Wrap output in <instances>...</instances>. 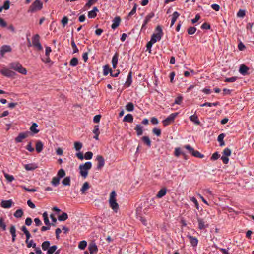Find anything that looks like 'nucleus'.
<instances>
[{
  "label": "nucleus",
  "instance_id": "obj_5",
  "mask_svg": "<svg viewBox=\"0 0 254 254\" xmlns=\"http://www.w3.org/2000/svg\"><path fill=\"white\" fill-rule=\"evenodd\" d=\"M42 3L40 0H36L30 6L28 12H33L39 10L42 8Z\"/></svg>",
  "mask_w": 254,
  "mask_h": 254
},
{
  "label": "nucleus",
  "instance_id": "obj_60",
  "mask_svg": "<svg viewBox=\"0 0 254 254\" xmlns=\"http://www.w3.org/2000/svg\"><path fill=\"white\" fill-rule=\"evenodd\" d=\"M97 15L96 13H95L94 11H90L88 13V17L89 18H94Z\"/></svg>",
  "mask_w": 254,
  "mask_h": 254
},
{
  "label": "nucleus",
  "instance_id": "obj_7",
  "mask_svg": "<svg viewBox=\"0 0 254 254\" xmlns=\"http://www.w3.org/2000/svg\"><path fill=\"white\" fill-rule=\"evenodd\" d=\"M178 113H173L170 114L166 119L162 121L164 126L166 127L173 123L175 118L178 116Z\"/></svg>",
  "mask_w": 254,
  "mask_h": 254
},
{
  "label": "nucleus",
  "instance_id": "obj_55",
  "mask_svg": "<svg viewBox=\"0 0 254 254\" xmlns=\"http://www.w3.org/2000/svg\"><path fill=\"white\" fill-rule=\"evenodd\" d=\"M68 19L66 16H64L61 20V23L64 27L67 24Z\"/></svg>",
  "mask_w": 254,
  "mask_h": 254
},
{
  "label": "nucleus",
  "instance_id": "obj_3",
  "mask_svg": "<svg viewBox=\"0 0 254 254\" xmlns=\"http://www.w3.org/2000/svg\"><path fill=\"white\" fill-rule=\"evenodd\" d=\"M10 68H11L18 72L26 75L27 70L26 68L22 67V65L18 62H12L9 64Z\"/></svg>",
  "mask_w": 254,
  "mask_h": 254
},
{
  "label": "nucleus",
  "instance_id": "obj_41",
  "mask_svg": "<svg viewBox=\"0 0 254 254\" xmlns=\"http://www.w3.org/2000/svg\"><path fill=\"white\" fill-rule=\"evenodd\" d=\"M68 218V215L67 213L64 212L62 215H59L58 217V220L60 221H65Z\"/></svg>",
  "mask_w": 254,
  "mask_h": 254
},
{
  "label": "nucleus",
  "instance_id": "obj_38",
  "mask_svg": "<svg viewBox=\"0 0 254 254\" xmlns=\"http://www.w3.org/2000/svg\"><path fill=\"white\" fill-rule=\"evenodd\" d=\"M50 245V243L48 241H46L43 242L41 247L44 251L48 250Z\"/></svg>",
  "mask_w": 254,
  "mask_h": 254
},
{
  "label": "nucleus",
  "instance_id": "obj_1",
  "mask_svg": "<svg viewBox=\"0 0 254 254\" xmlns=\"http://www.w3.org/2000/svg\"><path fill=\"white\" fill-rule=\"evenodd\" d=\"M92 167V163L91 162H87L85 164L80 165L79 169L80 170V174L82 177L86 178L88 174V170Z\"/></svg>",
  "mask_w": 254,
  "mask_h": 254
},
{
  "label": "nucleus",
  "instance_id": "obj_27",
  "mask_svg": "<svg viewBox=\"0 0 254 254\" xmlns=\"http://www.w3.org/2000/svg\"><path fill=\"white\" fill-rule=\"evenodd\" d=\"M43 147V143L41 141H37L36 143V150L38 153H40L42 151Z\"/></svg>",
  "mask_w": 254,
  "mask_h": 254
},
{
  "label": "nucleus",
  "instance_id": "obj_6",
  "mask_svg": "<svg viewBox=\"0 0 254 254\" xmlns=\"http://www.w3.org/2000/svg\"><path fill=\"white\" fill-rule=\"evenodd\" d=\"M33 46L38 51L43 49L42 46L40 43V36L38 34H35L32 38Z\"/></svg>",
  "mask_w": 254,
  "mask_h": 254
},
{
  "label": "nucleus",
  "instance_id": "obj_42",
  "mask_svg": "<svg viewBox=\"0 0 254 254\" xmlns=\"http://www.w3.org/2000/svg\"><path fill=\"white\" fill-rule=\"evenodd\" d=\"M112 69L109 68V67L108 65H105L103 69V75L105 76L107 75L109 73L112 72Z\"/></svg>",
  "mask_w": 254,
  "mask_h": 254
},
{
  "label": "nucleus",
  "instance_id": "obj_13",
  "mask_svg": "<svg viewBox=\"0 0 254 254\" xmlns=\"http://www.w3.org/2000/svg\"><path fill=\"white\" fill-rule=\"evenodd\" d=\"M88 249L90 254H96L98 251L97 247L94 243H91L89 244Z\"/></svg>",
  "mask_w": 254,
  "mask_h": 254
},
{
  "label": "nucleus",
  "instance_id": "obj_43",
  "mask_svg": "<svg viewBox=\"0 0 254 254\" xmlns=\"http://www.w3.org/2000/svg\"><path fill=\"white\" fill-rule=\"evenodd\" d=\"M65 175V171L63 169H60L57 173V177H59L60 179L64 177Z\"/></svg>",
  "mask_w": 254,
  "mask_h": 254
},
{
  "label": "nucleus",
  "instance_id": "obj_2",
  "mask_svg": "<svg viewBox=\"0 0 254 254\" xmlns=\"http://www.w3.org/2000/svg\"><path fill=\"white\" fill-rule=\"evenodd\" d=\"M116 193L115 191H113L110 194L109 198V204L111 208L115 212H117L119 209V205L117 202L116 199Z\"/></svg>",
  "mask_w": 254,
  "mask_h": 254
},
{
  "label": "nucleus",
  "instance_id": "obj_20",
  "mask_svg": "<svg viewBox=\"0 0 254 254\" xmlns=\"http://www.w3.org/2000/svg\"><path fill=\"white\" fill-rule=\"evenodd\" d=\"M190 120L193 122L196 125H199L200 124V122L199 120L198 116L195 114L190 116L189 117Z\"/></svg>",
  "mask_w": 254,
  "mask_h": 254
},
{
  "label": "nucleus",
  "instance_id": "obj_17",
  "mask_svg": "<svg viewBox=\"0 0 254 254\" xmlns=\"http://www.w3.org/2000/svg\"><path fill=\"white\" fill-rule=\"evenodd\" d=\"M12 203V200H2L1 202V206L4 208H9L11 207Z\"/></svg>",
  "mask_w": 254,
  "mask_h": 254
},
{
  "label": "nucleus",
  "instance_id": "obj_63",
  "mask_svg": "<svg viewBox=\"0 0 254 254\" xmlns=\"http://www.w3.org/2000/svg\"><path fill=\"white\" fill-rule=\"evenodd\" d=\"M97 1V0H89L88 2L85 4L86 7H90Z\"/></svg>",
  "mask_w": 254,
  "mask_h": 254
},
{
  "label": "nucleus",
  "instance_id": "obj_23",
  "mask_svg": "<svg viewBox=\"0 0 254 254\" xmlns=\"http://www.w3.org/2000/svg\"><path fill=\"white\" fill-rule=\"evenodd\" d=\"M10 233L12 236V241L13 242H15V238L16 236V229L14 225H11L10 228Z\"/></svg>",
  "mask_w": 254,
  "mask_h": 254
},
{
  "label": "nucleus",
  "instance_id": "obj_4",
  "mask_svg": "<svg viewBox=\"0 0 254 254\" xmlns=\"http://www.w3.org/2000/svg\"><path fill=\"white\" fill-rule=\"evenodd\" d=\"M157 33H154L152 35L151 40L152 42L156 43L158 41H160L163 35L162 28L160 26L158 25L156 28Z\"/></svg>",
  "mask_w": 254,
  "mask_h": 254
},
{
  "label": "nucleus",
  "instance_id": "obj_26",
  "mask_svg": "<svg viewBox=\"0 0 254 254\" xmlns=\"http://www.w3.org/2000/svg\"><path fill=\"white\" fill-rule=\"evenodd\" d=\"M180 14L178 12L175 11L173 12L171 19V23L170 25L171 27H172L174 25L177 19L178 18Z\"/></svg>",
  "mask_w": 254,
  "mask_h": 254
},
{
  "label": "nucleus",
  "instance_id": "obj_24",
  "mask_svg": "<svg viewBox=\"0 0 254 254\" xmlns=\"http://www.w3.org/2000/svg\"><path fill=\"white\" fill-rule=\"evenodd\" d=\"M42 215H43V219H44V223H45V224L46 225H53V226H55V224H54L53 223H50V221H49V218H48V213H47V212H44L43 213Z\"/></svg>",
  "mask_w": 254,
  "mask_h": 254
},
{
  "label": "nucleus",
  "instance_id": "obj_31",
  "mask_svg": "<svg viewBox=\"0 0 254 254\" xmlns=\"http://www.w3.org/2000/svg\"><path fill=\"white\" fill-rule=\"evenodd\" d=\"M133 120V117L132 115L130 114H128L127 115H126L124 119H123V122H127L128 123H132Z\"/></svg>",
  "mask_w": 254,
  "mask_h": 254
},
{
  "label": "nucleus",
  "instance_id": "obj_12",
  "mask_svg": "<svg viewBox=\"0 0 254 254\" xmlns=\"http://www.w3.org/2000/svg\"><path fill=\"white\" fill-rule=\"evenodd\" d=\"M96 160L98 161L97 169L101 170L105 165V159L101 155H98L96 157Z\"/></svg>",
  "mask_w": 254,
  "mask_h": 254
},
{
  "label": "nucleus",
  "instance_id": "obj_58",
  "mask_svg": "<svg viewBox=\"0 0 254 254\" xmlns=\"http://www.w3.org/2000/svg\"><path fill=\"white\" fill-rule=\"evenodd\" d=\"M183 97L181 96H178L175 98L174 104L180 105L182 102Z\"/></svg>",
  "mask_w": 254,
  "mask_h": 254
},
{
  "label": "nucleus",
  "instance_id": "obj_22",
  "mask_svg": "<svg viewBox=\"0 0 254 254\" xmlns=\"http://www.w3.org/2000/svg\"><path fill=\"white\" fill-rule=\"evenodd\" d=\"M37 168V165L35 164L31 163L27 164L24 165V168L27 171H32Z\"/></svg>",
  "mask_w": 254,
  "mask_h": 254
},
{
  "label": "nucleus",
  "instance_id": "obj_25",
  "mask_svg": "<svg viewBox=\"0 0 254 254\" xmlns=\"http://www.w3.org/2000/svg\"><path fill=\"white\" fill-rule=\"evenodd\" d=\"M167 192V190L165 188L161 189L157 193L156 195V197L158 198H161L163 196L166 195Z\"/></svg>",
  "mask_w": 254,
  "mask_h": 254
},
{
  "label": "nucleus",
  "instance_id": "obj_37",
  "mask_svg": "<svg viewBox=\"0 0 254 254\" xmlns=\"http://www.w3.org/2000/svg\"><path fill=\"white\" fill-rule=\"evenodd\" d=\"M57 249V247L56 245L49 247L47 250V254H53L56 251Z\"/></svg>",
  "mask_w": 254,
  "mask_h": 254
},
{
  "label": "nucleus",
  "instance_id": "obj_21",
  "mask_svg": "<svg viewBox=\"0 0 254 254\" xmlns=\"http://www.w3.org/2000/svg\"><path fill=\"white\" fill-rule=\"evenodd\" d=\"M11 51V48L10 46L3 45L2 46L0 52L2 55H3L5 53L9 52Z\"/></svg>",
  "mask_w": 254,
  "mask_h": 254
},
{
  "label": "nucleus",
  "instance_id": "obj_49",
  "mask_svg": "<svg viewBox=\"0 0 254 254\" xmlns=\"http://www.w3.org/2000/svg\"><path fill=\"white\" fill-rule=\"evenodd\" d=\"M154 43H155L154 42H152L151 40L149 41L146 44V51H149V53H150L151 51V47L152 46V45Z\"/></svg>",
  "mask_w": 254,
  "mask_h": 254
},
{
  "label": "nucleus",
  "instance_id": "obj_46",
  "mask_svg": "<svg viewBox=\"0 0 254 254\" xmlns=\"http://www.w3.org/2000/svg\"><path fill=\"white\" fill-rule=\"evenodd\" d=\"M71 45L72 48L73 50V53H76L78 52V51H79L78 49L77 48V47L76 45V44L74 42V40L73 39H72L71 41Z\"/></svg>",
  "mask_w": 254,
  "mask_h": 254
},
{
  "label": "nucleus",
  "instance_id": "obj_19",
  "mask_svg": "<svg viewBox=\"0 0 254 254\" xmlns=\"http://www.w3.org/2000/svg\"><path fill=\"white\" fill-rule=\"evenodd\" d=\"M188 237L192 246L196 247L197 245L198 241L196 238L190 235L188 236Z\"/></svg>",
  "mask_w": 254,
  "mask_h": 254
},
{
  "label": "nucleus",
  "instance_id": "obj_14",
  "mask_svg": "<svg viewBox=\"0 0 254 254\" xmlns=\"http://www.w3.org/2000/svg\"><path fill=\"white\" fill-rule=\"evenodd\" d=\"M154 16V13L153 12H151L149 13L145 18V19L143 21V24L142 26V29L144 28L145 25L150 21L151 19Z\"/></svg>",
  "mask_w": 254,
  "mask_h": 254
},
{
  "label": "nucleus",
  "instance_id": "obj_47",
  "mask_svg": "<svg viewBox=\"0 0 254 254\" xmlns=\"http://www.w3.org/2000/svg\"><path fill=\"white\" fill-rule=\"evenodd\" d=\"M218 104H219V103L218 102H215V103L205 102L204 104L201 105L200 106L201 107H204V106L211 107L212 106H216Z\"/></svg>",
  "mask_w": 254,
  "mask_h": 254
},
{
  "label": "nucleus",
  "instance_id": "obj_30",
  "mask_svg": "<svg viewBox=\"0 0 254 254\" xmlns=\"http://www.w3.org/2000/svg\"><path fill=\"white\" fill-rule=\"evenodd\" d=\"M141 140L148 147H150L151 145V142L149 137L144 136L141 138Z\"/></svg>",
  "mask_w": 254,
  "mask_h": 254
},
{
  "label": "nucleus",
  "instance_id": "obj_33",
  "mask_svg": "<svg viewBox=\"0 0 254 254\" xmlns=\"http://www.w3.org/2000/svg\"><path fill=\"white\" fill-rule=\"evenodd\" d=\"M60 179L59 178V177L55 176L52 178L51 183L54 186L56 187L58 185H59V184L60 183Z\"/></svg>",
  "mask_w": 254,
  "mask_h": 254
},
{
  "label": "nucleus",
  "instance_id": "obj_36",
  "mask_svg": "<svg viewBox=\"0 0 254 254\" xmlns=\"http://www.w3.org/2000/svg\"><path fill=\"white\" fill-rule=\"evenodd\" d=\"M38 127V125L36 123H34L32 124V126L30 127V130L36 134L39 132V130L36 129V127Z\"/></svg>",
  "mask_w": 254,
  "mask_h": 254
},
{
  "label": "nucleus",
  "instance_id": "obj_61",
  "mask_svg": "<svg viewBox=\"0 0 254 254\" xmlns=\"http://www.w3.org/2000/svg\"><path fill=\"white\" fill-rule=\"evenodd\" d=\"M10 6V1L9 0H6L4 1L3 5L2 6V8L5 10H8Z\"/></svg>",
  "mask_w": 254,
  "mask_h": 254
},
{
  "label": "nucleus",
  "instance_id": "obj_8",
  "mask_svg": "<svg viewBox=\"0 0 254 254\" xmlns=\"http://www.w3.org/2000/svg\"><path fill=\"white\" fill-rule=\"evenodd\" d=\"M184 147L189 151L190 153L194 157L203 158L204 156V155L201 154L199 151L195 150L189 145H186Z\"/></svg>",
  "mask_w": 254,
  "mask_h": 254
},
{
  "label": "nucleus",
  "instance_id": "obj_45",
  "mask_svg": "<svg viewBox=\"0 0 254 254\" xmlns=\"http://www.w3.org/2000/svg\"><path fill=\"white\" fill-rule=\"evenodd\" d=\"M62 184L64 186H69L70 185V178L69 177H65L63 181Z\"/></svg>",
  "mask_w": 254,
  "mask_h": 254
},
{
  "label": "nucleus",
  "instance_id": "obj_39",
  "mask_svg": "<svg viewBox=\"0 0 254 254\" xmlns=\"http://www.w3.org/2000/svg\"><path fill=\"white\" fill-rule=\"evenodd\" d=\"M126 109L128 111L131 112L134 110V105L131 102H128L126 106Z\"/></svg>",
  "mask_w": 254,
  "mask_h": 254
},
{
  "label": "nucleus",
  "instance_id": "obj_56",
  "mask_svg": "<svg viewBox=\"0 0 254 254\" xmlns=\"http://www.w3.org/2000/svg\"><path fill=\"white\" fill-rule=\"evenodd\" d=\"M4 175L5 178L9 182H12L14 179V177L12 175H10L6 173H5Z\"/></svg>",
  "mask_w": 254,
  "mask_h": 254
},
{
  "label": "nucleus",
  "instance_id": "obj_52",
  "mask_svg": "<svg viewBox=\"0 0 254 254\" xmlns=\"http://www.w3.org/2000/svg\"><path fill=\"white\" fill-rule=\"evenodd\" d=\"M223 155L228 157V156H230V155L231 154V151L228 148H226L223 150Z\"/></svg>",
  "mask_w": 254,
  "mask_h": 254
},
{
  "label": "nucleus",
  "instance_id": "obj_10",
  "mask_svg": "<svg viewBox=\"0 0 254 254\" xmlns=\"http://www.w3.org/2000/svg\"><path fill=\"white\" fill-rule=\"evenodd\" d=\"M198 228L200 230L204 229L209 226L208 223L204 219L197 218Z\"/></svg>",
  "mask_w": 254,
  "mask_h": 254
},
{
  "label": "nucleus",
  "instance_id": "obj_28",
  "mask_svg": "<svg viewBox=\"0 0 254 254\" xmlns=\"http://www.w3.org/2000/svg\"><path fill=\"white\" fill-rule=\"evenodd\" d=\"M89 188H90V185H89V183L87 182H85L83 184V185L80 190V191H81L82 194H85L86 190L88 189H89Z\"/></svg>",
  "mask_w": 254,
  "mask_h": 254
},
{
  "label": "nucleus",
  "instance_id": "obj_62",
  "mask_svg": "<svg viewBox=\"0 0 254 254\" xmlns=\"http://www.w3.org/2000/svg\"><path fill=\"white\" fill-rule=\"evenodd\" d=\"M174 154L177 157H178L181 154L185 155V154L183 152L181 151L180 148H175Z\"/></svg>",
  "mask_w": 254,
  "mask_h": 254
},
{
  "label": "nucleus",
  "instance_id": "obj_53",
  "mask_svg": "<svg viewBox=\"0 0 254 254\" xmlns=\"http://www.w3.org/2000/svg\"><path fill=\"white\" fill-rule=\"evenodd\" d=\"M238 79V77L236 76L232 77L230 78H226L224 81L226 82H235L237 79Z\"/></svg>",
  "mask_w": 254,
  "mask_h": 254
},
{
  "label": "nucleus",
  "instance_id": "obj_54",
  "mask_svg": "<svg viewBox=\"0 0 254 254\" xmlns=\"http://www.w3.org/2000/svg\"><path fill=\"white\" fill-rule=\"evenodd\" d=\"M245 15V11L242 9H240L237 14L238 17L243 18Z\"/></svg>",
  "mask_w": 254,
  "mask_h": 254
},
{
  "label": "nucleus",
  "instance_id": "obj_40",
  "mask_svg": "<svg viewBox=\"0 0 254 254\" xmlns=\"http://www.w3.org/2000/svg\"><path fill=\"white\" fill-rule=\"evenodd\" d=\"M23 214L22 209L17 210L14 213V216L16 218H21Z\"/></svg>",
  "mask_w": 254,
  "mask_h": 254
},
{
  "label": "nucleus",
  "instance_id": "obj_9",
  "mask_svg": "<svg viewBox=\"0 0 254 254\" xmlns=\"http://www.w3.org/2000/svg\"><path fill=\"white\" fill-rule=\"evenodd\" d=\"M0 72L2 75L7 77H12L15 75L14 72L5 67L2 68Z\"/></svg>",
  "mask_w": 254,
  "mask_h": 254
},
{
  "label": "nucleus",
  "instance_id": "obj_15",
  "mask_svg": "<svg viewBox=\"0 0 254 254\" xmlns=\"http://www.w3.org/2000/svg\"><path fill=\"white\" fill-rule=\"evenodd\" d=\"M121 18L119 16H116L113 20V24L111 25L112 29H115L117 28L121 22Z\"/></svg>",
  "mask_w": 254,
  "mask_h": 254
},
{
  "label": "nucleus",
  "instance_id": "obj_51",
  "mask_svg": "<svg viewBox=\"0 0 254 254\" xmlns=\"http://www.w3.org/2000/svg\"><path fill=\"white\" fill-rule=\"evenodd\" d=\"M0 227H1L3 231L6 230V226L4 222V219L3 218H0Z\"/></svg>",
  "mask_w": 254,
  "mask_h": 254
},
{
  "label": "nucleus",
  "instance_id": "obj_29",
  "mask_svg": "<svg viewBox=\"0 0 254 254\" xmlns=\"http://www.w3.org/2000/svg\"><path fill=\"white\" fill-rule=\"evenodd\" d=\"M132 83V72L130 71L127 76V81L125 83V85L127 87H129Z\"/></svg>",
  "mask_w": 254,
  "mask_h": 254
},
{
  "label": "nucleus",
  "instance_id": "obj_18",
  "mask_svg": "<svg viewBox=\"0 0 254 254\" xmlns=\"http://www.w3.org/2000/svg\"><path fill=\"white\" fill-rule=\"evenodd\" d=\"M119 54L116 52L113 56L112 60V63L113 68L115 69L118 61Z\"/></svg>",
  "mask_w": 254,
  "mask_h": 254
},
{
  "label": "nucleus",
  "instance_id": "obj_34",
  "mask_svg": "<svg viewBox=\"0 0 254 254\" xmlns=\"http://www.w3.org/2000/svg\"><path fill=\"white\" fill-rule=\"evenodd\" d=\"M225 137V134L224 133H221L218 136L217 140L220 142V145L221 146H223L225 145V143L223 141V139Z\"/></svg>",
  "mask_w": 254,
  "mask_h": 254
},
{
  "label": "nucleus",
  "instance_id": "obj_64",
  "mask_svg": "<svg viewBox=\"0 0 254 254\" xmlns=\"http://www.w3.org/2000/svg\"><path fill=\"white\" fill-rule=\"evenodd\" d=\"M190 200L194 203L195 206L196 207V208L197 209H198L199 208V204H198V202L197 199L195 197H192L190 198Z\"/></svg>",
  "mask_w": 254,
  "mask_h": 254
},
{
  "label": "nucleus",
  "instance_id": "obj_44",
  "mask_svg": "<svg viewBox=\"0 0 254 254\" xmlns=\"http://www.w3.org/2000/svg\"><path fill=\"white\" fill-rule=\"evenodd\" d=\"M74 148L76 151H79L82 147V143L80 142H75L74 143Z\"/></svg>",
  "mask_w": 254,
  "mask_h": 254
},
{
  "label": "nucleus",
  "instance_id": "obj_59",
  "mask_svg": "<svg viewBox=\"0 0 254 254\" xmlns=\"http://www.w3.org/2000/svg\"><path fill=\"white\" fill-rule=\"evenodd\" d=\"M152 132L153 133V134H155L157 136H160L161 134V130L160 129L156 128H154L153 129Z\"/></svg>",
  "mask_w": 254,
  "mask_h": 254
},
{
  "label": "nucleus",
  "instance_id": "obj_32",
  "mask_svg": "<svg viewBox=\"0 0 254 254\" xmlns=\"http://www.w3.org/2000/svg\"><path fill=\"white\" fill-rule=\"evenodd\" d=\"M142 128L143 127L140 125H137L136 126L134 129L136 131L138 136H140L143 134Z\"/></svg>",
  "mask_w": 254,
  "mask_h": 254
},
{
  "label": "nucleus",
  "instance_id": "obj_16",
  "mask_svg": "<svg viewBox=\"0 0 254 254\" xmlns=\"http://www.w3.org/2000/svg\"><path fill=\"white\" fill-rule=\"evenodd\" d=\"M249 68L244 64L241 65L239 68V72L243 75H246L248 74Z\"/></svg>",
  "mask_w": 254,
  "mask_h": 254
},
{
  "label": "nucleus",
  "instance_id": "obj_48",
  "mask_svg": "<svg viewBox=\"0 0 254 254\" xmlns=\"http://www.w3.org/2000/svg\"><path fill=\"white\" fill-rule=\"evenodd\" d=\"M87 246V242L86 241L83 240L82 241H80L79 245L78 248L80 249L81 250H84Z\"/></svg>",
  "mask_w": 254,
  "mask_h": 254
},
{
  "label": "nucleus",
  "instance_id": "obj_57",
  "mask_svg": "<svg viewBox=\"0 0 254 254\" xmlns=\"http://www.w3.org/2000/svg\"><path fill=\"white\" fill-rule=\"evenodd\" d=\"M93 156V153L92 152L88 151L85 154L84 158L87 160L92 159Z\"/></svg>",
  "mask_w": 254,
  "mask_h": 254
},
{
  "label": "nucleus",
  "instance_id": "obj_35",
  "mask_svg": "<svg viewBox=\"0 0 254 254\" xmlns=\"http://www.w3.org/2000/svg\"><path fill=\"white\" fill-rule=\"evenodd\" d=\"M78 64V59L77 58H73L70 61V65L72 67L77 66Z\"/></svg>",
  "mask_w": 254,
  "mask_h": 254
},
{
  "label": "nucleus",
  "instance_id": "obj_11",
  "mask_svg": "<svg viewBox=\"0 0 254 254\" xmlns=\"http://www.w3.org/2000/svg\"><path fill=\"white\" fill-rule=\"evenodd\" d=\"M29 134L30 132L28 131L19 133L17 137L15 139V142L18 143L21 142L23 139H25L29 136Z\"/></svg>",
  "mask_w": 254,
  "mask_h": 254
},
{
  "label": "nucleus",
  "instance_id": "obj_50",
  "mask_svg": "<svg viewBox=\"0 0 254 254\" xmlns=\"http://www.w3.org/2000/svg\"><path fill=\"white\" fill-rule=\"evenodd\" d=\"M196 31V28L194 27H190L188 29L187 32L189 35L194 34Z\"/></svg>",
  "mask_w": 254,
  "mask_h": 254
}]
</instances>
